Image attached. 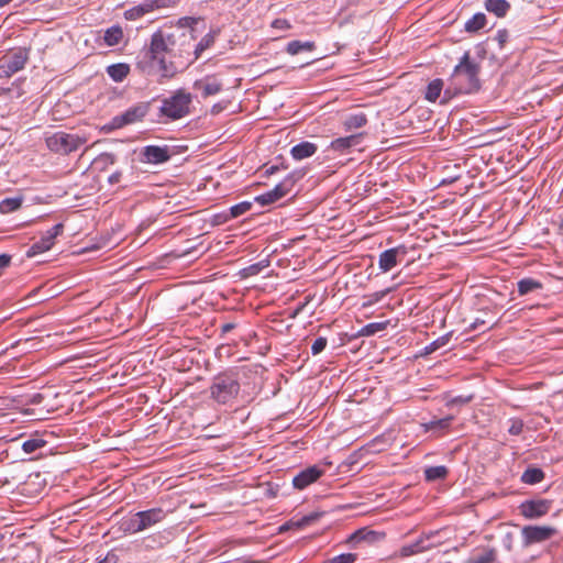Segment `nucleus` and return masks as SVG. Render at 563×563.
Returning <instances> with one entry per match:
<instances>
[{"label":"nucleus","instance_id":"nucleus-21","mask_svg":"<svg viewBox=\"0 0 563 563\" xmlns=\"http://www.w3.org/2000/svg\"><path fill=\"white\" fill-rule=\"evenodd\" d=\"M214 40L216 34L213 32H209L208 34H206L200 40V42L195 46L194 51H191V55L194 56H190V59L189 62H186V65H189L197 60L206 49L210 48L214 44Z\"/></svg>","mask_w":563,"mask_h":563},{"label":"nucleus","instance_id":"nucleus-60","mask_svg":"<svg viewBox=\"0 0 563 563\" xmlns=\"http://www.w3.org/2000/svg\"><path fill=\"white\" fill-rule=\"evenodd\" d=\"M2 540H3V536H2V534H0V541H2Z\"/></svg>","mask_w":563,"mask_h":563},{"label":"nucleus","instance_id":"nucleus-35","mask_svg":"<svg viewBox=\"0 0 563 563\" xmlns=\"http://www.w3.org/2000/svg\"><path fill=\"white\" fill-rule=\"evenodd\" d=\"M486 25V15L484 13L474 14L466 23L467 32H477Z\"/></svg>","mask_w":563,"mask_h":563},{"label":"nucleus","instance_id":"nucleus-22","mask_svg":"<svg viewBox=\"0 0 563 563\" xmlns=\"http://www.w3.org/2000/svg\"><path fill=\"white\" fill-rule=\"evenodd\" d=\"M321 517V514L319 512H311L309 515L303 516L299 520H290L286 522L285 525L280 526L279 531L284 532L286 530L296 528L301 529L303 527L310 526L311 523L316 522Z\"/></svg>","mask_w":563,"mask_h":563},{"label":"nucleus","instance_id":"nucleus-25","mask_svg":"<svg viewBox=\"0 0 563 563\" xmlns=\"http://www.w3.org/2000/svg\"><path fill=\"white\" fill-rule=\"evenodd\" d=\"M485 8L488 12L494 13L498 18H503L510 9V3L506 0H486Z\"/></svg>","mask_w":563,"mask_h":563},{"label":"nucleus","instance_id":"nucleus-28","mask_svg":"<svg viewBox=\"0 0 563 563\" xmlns=\"http://www.w3.org/2000/svg\"><path fill=\"white\" fill-rule=\"evenodd\" d=\"M443 86H444V82L442 79H440V78L433 79L427 86L424 98L430 102L437 101V99L441 96Z\"/></svg>","mask_w":563,"mask_h":563},{"label":"nucleus","instance_id":"nucleus-30","mask_svg":"<svg viewBox=\"0 0 563 563\" xmlns=\"http://www.w3.org/2000/svg\"><path fill=\"white\" fill-rule=\"evenodd\" d=\"M448 474H449V470L444 465L430 466L424 470V478L427 482L445 479Z\"/></svg>","mask_w":563,"mask_h":563},{"label":"nucleus","instance_id":"nucleus-4","mask_svg":"<svg viewBox=\"0 0 563 563\" xmlns=\"http://www.w3.org/2000/svg\"><path fill=\"white\" fill-rule=\"evenodd\" d=\"M86 142V136L64 131L52 133L45 137L47 148L59 155H68L77 151Z\"/></svg>","mask_w":563,"mask_h":563},{"label":"nucleus","instance_id":"nucleus-29","mask_svg":"<svg viewBox=\"0 0 563 563\" xmlns=\"http://www.w3.org/2000/svg\"><path fill=\"white\" fill-rule=\"evenodd\" d=\"M544 472L539 467H528L521 475V482L529 485H534L542 482Z\"/></svg>","mask_w":563,"mask_h":563},{"label":"nucleus","instance_id":"nucleus-10","mask_svg":"<svg viewBox=\"0 0 563 563\" xmlns=\"http://www.w3.org/2000/svg\"><path fill=\"white\" fill-rule=\"evenodd\" d=\"M551 500L530 499L519 505V511L526 519H538L545 516L551 509Z\"/></svg>","mask_w":563,"mask_h":563},{"label":"nucleus","instance_id":"nucleus-37","mask_svg":"<svg viewBox=\"0 0 563 563\" xmlns=\"http://www.w3.org/2000/svg\"><path fill=\"white\" fill-rule=\"evenodd\" d=\"M45 445H46L45 440H43L42 438H38V437H34V438L27 439L26 441H24L22 443V450L26 454H31V453H34L36 450L42 449Z\"/></svg>","mask_w":563,"mask_h":563},{"label":"nucleus","instance_id":"nucleus-49","mask_svg":"<svg viewBox=\"0 0 563 563\" xmlns=\"http://www.w3.org/2000/svg\"><path fill=\"white\" fill-rule=\"evenodd\" d=\"M472 399H473L472 395H470V396H457V397H454L451 400V404H453V405H465V404H468Z\"/></svg>","mask_w":563,"mask_h":563},{"label":"nucleus","instance_id":"nucleus-45","mask_svg":"<svg viewBox=\"0 0 563 563\" xmlns=\"http://www.w3.org/2000/svg\"><path fill=\"white\" fill-rule=\"evenodd\" d=\"M327 343H328V341L325 338H323V336L317 338L311 345L312 355L320 354L325 349Z\"/></svg>","mask_w":563,"mask_h":563},{"label":"nucleus","instance_id":"nucleus-9","mask_svg":"<svg viewBox=\"0 0 563 563\" xmlns=\"http://www.w3.org/2000/svg\"><path fill=\"white\" fill-rule=\"evenodd\" d=\"M150 103L140 102L133 107H130L122 114L117 115L112 119L113 128H122L128 124L140 122L148 113Z\"/></svg>","mask_w":563,"mask_h":563},{"label":"nucleus","instance_id":"nucleus-57","mask_svg":"<svg viewBox=\"0 0 563 563\" xmlns=\"http://www.w3.org/2000/svg\"><path fill=\"white\" fill-rule=\"evenodd\" d=\"M12 0H0V8L9 4Z\"/></svg>","mask_w":563,"mask_h":563},{"label":"nucleus","instance_id":"nucleus-55","mask_svg":"<svg viewBox=\"0 0 563 563\" xmlns=\"http://www.w3.org/2000/svg\"><path fill=\"white\" fill-rule=\"evenodd\" d=\"M278 170L277 166H272L269 169L266 170L267 174H274Z\"/></svg>","mask_w":563,"mask_h":563},{"label":"nucleus","instance_id":"nucleus-52","mask_svg":"<svg viewBox=\"0 0 563 563\" xmlns=\"http://www.w3.org/2000/svg\"><path fill=\"white\" fill-rule=\"evenodd\" d=\"M11 263V256L8 254L0 255V271L7 268Z\"/></svg>","mask_w":563,"mask_h":563},{"label":"nucleus","instance_id":"nucleus-18","mask_svg":"<svg viewBox=\"0 0 563 563\" xmlns=\"http://www.w3.org/2000/svg\"><path fill=\"white\" fill-rule=\"evenodd\" d=\"M318 151V146L314 143L303 141L291 147L290 154L294 159L301 161L311 157Z\"/></svg>","mask_w":563,"mask_h":563},{"label":"nucleus","instance_id":"nucleus-40","mask_svg":"<svg viewBox=\"0 0 563 563\" xmlns=\"http://www.w3.org/2000/svg\"><path fill=\"white\" fill-rule=\"evenodd\" d=\"M253 203L251 201H242L230 208L231 218H238L251 210Z\"/></svg>","mask_w":563,"mask_h":563},{"label":"nucleus","instance_id":"nucleus-2","mask_svg":"<svg viewBox=\"0 0 563 563\" xmlns=\"http://www.w3.org/2000/svg\"><path fill=\"white\" fill-rule=\"evenodd\" d=\"M481 64L471 57L470 52H465L448 80L441 103L448 102L457 95L477 92L481 89Z\"/></svg>","mask_w":563,"mask_h":563},{"label":"nucleus","instance_id":"nucleus-12","mask_svg":"<svg viewBox=\"0 0 563 563\" xmlns=\"http://www.w3.org/2000/svg\"><path fill=\"white\" fill-rule=\"evenodd\" d=\"M64 229L63 223H57L54 227H52L49 230H47L42 238L34 242L30 250L27 251V256H34L36 254L46 252L52 249V246L55 244V239L62 234Z\"/></svg>","mask_w":563,"mask_h":563},{"label":"nucleus","instance_id":"nucleus-5","mask_svg":"<svg viewBox=\"0 0 563 563\" xmlns=\"http://www.w3.org/2000/svg\"><path fill=\"white\" fill-rule=\"evenodd\" d=\"M191 95L183 89L177 90L173 96L162 102L161 113L172 120H178L189 113Z\"/></svg>","mask_w":563,"mask_h":563},{"label":"nucleus","instance_id":"nucleus-1","mask_svg":"<svg viewBox=\"0 0 563 563\" xmlns=\"http://www.w3.org/2000/svg\"><path fill=\"white\" fill-rule=\"evenodd\" d=\"M194 40L191 33L175 34L158 30L152 34L148 46L137 56L136 68L151 76L157 64L162 78H172L178 66H185L189 62Z\"/></svg>","mask_w":563,"mask_h":563},{"label":"nucleus","instance_id":"nucleus-17","mask_svg":"<svg viewBox=\"0 0 563 563\" xmlns=\"http://www.w3.org/2000/svg\"><path fill=\"white\" fill-rule=\"evenodd\" d=\"M429 549V545H426V539L419 538L415 542L402 545L398 551L394 552L390 558H409L411 555L419 554Z\"/></svg>","mask_w":563,"mask_h":563},{"label":"nucleus","instance_id":"nucleus-34","mask_svg":"<svg viewBox=\"0 0 563 563\" xmlns=\"http://www.w3.org/2000/svg\"><path fill=\"white\" fill-rule=\"evenodd\" d=\"M139 520H140L139 516H136V514H134L130 518H126V519L122 520L121 529L125 533H131V534L141 532V531H143V529H142V527H140V521Z\"/></svg>","mask_w":563,"mask_h":563},{"label":"nucleus","instance_id":"nucleus-20","mask_svg":"<svg viewBox=\"0 0 563 563\" xmlns=\"http://www.w3.org/2000/svg\"><path fill=\"white\" fill-rule=\"evenodd\" d=\"M195 88L201 90V96L203 98H208L210 96H214L222 90V84L217 79L199 80L195 82Z\"/></svg>","mask_w":563,"mask_h":563},{"label":"nucleus","instance_id":"nucleus-7","mask_svg":"<svg viewBox=\"0 0 563 563\" xmlns=\"http://www.w3.org/2000/svg\"><path fill=\"white\" fill-rule=\"evenodd\" d=\"M303 176L300 172H294L285 177L279 184H277L272 190L266 191L260 196H256L254 200L261 206H268L275 203L282 198L290 194L295 187V184Z\"/></svg>","mask_w":563,"mask_h":563},{"label":"nucleus","instance_id":"nucleus-26","mask_svg":"<svg viewBox=\"0 0 563 563\" xmlns=\"http://www.w3.org/2000/svg\"><path fill=\"white\" fill-rule=\"evenodd\" d=\"M366 124H367V117L363 112L351 113L343 121V126L346 131L360 129Z\"/></svg>","mask_w":563,"mask_h":563},{"label":"nucleus","instance_id":"nucleus-56","mask_svg":"<svg viewBox=\"0 0 563 563\" xmlns=\"http://www.w3.org/2000/svg\"><path fill=\"white\" fill-rule=\"evenodd\" d=\"M249 269H251L252 273L255 274V273H257L260 271V267H258V265H252V266H250Z\"/></svg>","mask_w":563,"mask_h":563},{"label":"nucleus","instance_id":"nucleus-11","mask_svg":"<svg viewBox=\"0 0 563 563\" xmlns=\"http://www.w3.org/2000/svg\"><path fill=\"white\" fill-rule=\"evenodd\" d=\"M174 152L168 145H146L142 148L141 161L146 164L158 165L170 159Z\"/></svg>","mask_w":563,"mask_h":563},{"label":"nucleus","instance_id":"nucleus-36","mask_svg":"<svg viewBox=\"0 0 563 563\" xmlns=\"http://www.w3.org/2000/svg\"><path fill=\"white\" fill-rule=\"evenodd\" d=\"M388 323H389L388 321L368 323V324L364 325L358 331V335L360 336H371V335H374L377 332L384 331L387 328Z\"/></svg>","mask_w":563,"mask_h":563},{"label":"nucleus","instance_id":"nucleus-16","mask_svg":"<svg viewBox=\"0 0 563 563\" xmlns=\"http://www.w3.org/2000/svg\"><path fill=\"white\" fill-rule=\"evenodd\" d=\"M136 516H139L140 519V527L145 530L161 522L165 518V512L162 508H152L139 511L136 512Z\"/></svg>","mask_w":563,"mask_h":563},{"label":"nucleus","instance_id":"nucleus-58","mask_svg":"<svg viewBox=\"0 0 563 563\" xmlns=\"http://www.w3.org/2000/svg\"><path fill=\"white\" fill-rule=\"evenodd\" d=\"M560 229L563 231V216L561 217Z\"/></svg>","mask_w":563,"mask_h":563},{"label":"nucleus","instance_id":"nucleus-13","mask_svg":"<svg viewBox=\"0 0 563 563\" xmlns=\"http://www.w3.org/2000/svg\"><path fill=\"white\" fill-rule=\"evenodd\" d=\"M168 7L167 0H144L139 5L132 7L124 12V18L129 21H135L145 14L158 9Z\"/></svg>","mask_w":563,"mask_h":563},{"label":"nucleus","instance_id":"nucleus-32","mask_svg":"<svg viewBox=\"0 0 563 563\" xmlns=\"http://www.w3.org/2000/svg\"><path fill=\"white\" fill-rule=\"evenodd\" d=\"M542 284L533 278H522L518 282V292L520 296L528 295L534 290L542 289Z\"/></svg>","mask_w":563,"mask_h":563},{"label":"nucleus","instance_id":"nucleus-14","mask_svg":"<svg viewBox=\"0 0 563 563\" xmlns=\"http://www.w3.org/2000/svg\"><path fill=\"white\" fill-rule=\"evenodd\" d=\"M324 474V468L312 465L309 466L302 471H300L294 478H292V486L298 489L302 490L307 488L312 483H316L322 475Z\"/></svg>","mask_w":563,"mask_h":563},{"label":"nucleus","instance_id":"nucleus-44","mask_svg":"<svg viewBox=\"0 0 563 563\" xmlns=\"http://www.w3.org/2000/svg\"><path fill=\"white\" fill-rule=\"evenodd\" d=\"M357 555L354 553H343L331 559L330 563H354Z\"/></svg>","mask_w":563,"mask_h":563},{"label":"nucleus","instance_id":"nucleus-3","mask_svg":"<svg viewBox=\"0 0 563 563\" xmlns=\"http://www.w3.org/2000/svg\"><path fill=\"white\" fill-rule=\"evenodd\" d=\"M241 384L235 371L217 374L209 386L210 398L219 405H230L239 396Z\"/></svg>","mask_w":563,"mask_h":563},{"label":"nucleus","instance_id":"nucleus-46","mask_svg":"<svg viewBox=\"0 0 563 563\" xmlns=\"http://www.w3.org/2000/svg\"><path fill=\"white\" fill-rule=\"evenodd\" d=\"M509 38V32L505 29L498 30L495 35V41H497L499 48H503Z\"/></svg>","mask_w":563,"mask_h":563},{"label":"nucleus","instance_id":"nucleus-48","mask_svg":"<svg viewBox=\"0 0 563 563\" xmlns=\"http://www.w3.org/2000/svg\"><path fill=\"white\" fill-rule=\"evenodd\" d=\"M515 537L514 533L508 532L503 538V545L507 551H511L514 548Z\"/></svg>","mask_w":563,"mask_h":563},{"label":"nucleus","instance_id":"nucleus-24","mask_svg":"<svg viewBox=\"0 0 563 563\" xmlns=\"http://www.w3.org/2000/svg\"><path fill=\"white\" fill-rule=\"evenodd\" d=\"M124 37L123 30L120 25L115 24L108 27L103 34V41L107 46L119 45Z\"/></svg>","mask_w":563,"mask_h":563},{"label":"nucleus","instance_id":"nucleus-53","mask_svg":"<svg viewBox=\"0 0 563 563\" xmlns=\"http://www.w3.org/2000/svg\"><path fill=\"white\" fill-rule=\"evenodd\" d=\"M179 22L181 23V25H189L190 23H195L196 19L195 18H183V19H180Z\"/></svg>","mask_w":563,"mask_h":563},{"label":"nucleus","instance_id":"nucleus-41","mask_svg":"<svg viewBox=\"0 0 563 563\" xmlns=\"http://www.w3.org/2000/svg\"><path fill=\"white\" fill-rule=\"evenodd\" d=\"M97 165H100L102 169L109 165H113L117 162V156L113 153H101L96 159Z\"/></svg>","mask_w":563,"mask_h":563},{"label":"nucleus","instance_id":"nucleus-19","mask_svg":"<svg viewBox=\"0 0 563 563\" xmlns=\"http://www.w3.org/2000/svg\"><path fill=\"white\" fill-rule=\"evenodd\" d=\"M360 142H361V134H353V135H349V136H344V137H338L331 142L330 148L343 154L351 147L358 145Z\"/></svg>","mask_w":563,"mask_h":563},{"label":"nucleus","instance_id":"nucleus-31","mask_svg":"<svg viewBox=\"0 0 563 563\" xmlns=\"http://www.w3.org/2000/svg\"><path fill=\"white\" fill-rule=\"evenodd\" d=\"M316 45L313 42H301V41H291L286 46V52L289 55H297L303 51L306 52H312L314 49Z\"/></svg>","mask_w":563,"mask_h":563},{"label":"nucleus","instance_id":"nucleus-51","mask_svg":"<svg viewBox=\"0 0 563 563\" xmlns=\"http://www.w3.org/2000/svg\"><path fill=\"white\" fill-rule=\"evenodd\" d=\"M121 178H122V172L117 170V172L112 173V174L109 176V178H108V183H109L110 185H115V184H118V183H120V181H121Z\"/></svg>","mask_w":563,"mask_h":563},{"label":"nucleus","instance_id":"nucleus-50","mask_svg":"<svg viewBox=\"0 0 563 563\" xmlns=\"http://www.w3.org/2000/svg\"><path fill=\"white\" fill-rule=\"evenodd\" d=\"M236 328L235 322H225L220 327L221 335H224Z\"/></svg>","mask_w":563,"mask_h":563},{"label":"nucleus","instance_id":"nucleus-39","mask_svg":"<svg viewBox=\"0 0 563 563\" xmlns=\"http://www.w3.org/2000/svg\"><path fill=\"white\" fill-rule=\"evenodd\" d=\"M389 291H390V289H384V290H379V291L366 295L364 297L365 301L363 302L362 307L368 308V307L373 306L374 303L380 301Z\"/></svg>","mask_w":563,"mask_h":563},{"label":"nucleus","instance_id":"nucleus-43","mask_svg":"<svg viewBox=\"0 0 563 563\" xmlns=\"http://www.w3.org/2000/svg\"><path fill=\"white\" fill-rule=\"evenodd\" d=\"M451 333H446L440 338H438L437 340H434L433 342H431L427 347V352L428 353H431V352H434L435 350L446 345L451 339Z\"/></svg>","mask_w":563,"mask_h":563},{"label":"nucleus","instance_id":"nucleus-47","mask_svg":"<svg viewBox=\"0 0 563 563\" xmlns=\"http://www.w3.org/2000/svg\"><path fill=\"white\" fill-rule=\"evenodd\" d=\"M271 25L273 29L282 30V31L289 30L291 27V24L287 19H280V18L275 19Z\"/></svg>","mask_w":563,"mask_h":563},{"label":"nucleus","instance_id":"nucleus-6","mask_svg":"<svg viewBox=\"0 0 563 563\" xmlns=\"http://www.w3.org/2000/svg\"><path fill=\"white\" fill-rule=\"evenodd\" d=\"M30 59V49L18 47L0 58V78H10L24 69Z\"/></svg>","mask_w":563,"mask_h":563},{"label":"nucleus","instance_id":"nucleus-42","mask_svg":"<svg viewBox=\"0 0 563 563\" xmlns=\"http://www.w3.org/2000/svg\"><path fill=\"white\" fill-rule=\"evenodd\" d=\"M508 433L511 435H519L523 431L525 423L519 418H510L508 420Z\"/></svg>","mask_w":563,"mask_h":563},{"label":"nucleus","instance_id":"nucleus-38","mask_svg":"<svg viewBox=\"0 0 563 563\" xmlns=\"http://www.w3.org/2000/svg\"><path fill=\"white\" fill-rule=\"evenodd\" d=\"M453 420V417L449 416L442 419L432 420L424 424V428L427 431L432 430H444L448 429L451 426V422Z\"/></svg>","mask_w":563,"mask_h":563},{"label":"nucleus","instance_id":"nucleus-59","mask_svg":"<svg viewBox=\"0 0 563 563\" xmlns=\"http://www.w3.org/2000/svg\"><path fill=\"white\" fill-rule=\"evenodd\" d=\"M373 534H374V532H368V533L366 534V537H371V536H373Z\"/></svg>","mask_w":563,"mask_h":563},{"label":"nucleus","instance_id":"nucleus-23","mask_svg":"<svg viewBox=\"0 0 563 563\" xmlns=\"http://www.w3.org/2000/svg\"><path fill=\"white\" fill-rule=\"evenodd\" d=\"M107 74L113 81L121 82L130 74V65L125 63L112 64L107 67Z\"/></svg>","mask_w":563,"mask_h":563},{"label":"nucleus","instance_id":"nucleus-27","mask_svg":"<svg viewBox=\"0 0 563 563\" xmlns=\"http://www.w3.org/2000/svg\"><path fill=\"white\" fill-rule=\"evenodd\" d=\"M497 558V552L494 548H486L478 553L472 554L465 563H493Z\"/></svg>","mask_w":563,"mask_h":563},{"label":"nucleus","instance_id":"nucleus-15","mask_svg":"<svg viewBox=\"0 0 563 563\" xmlns=\"http://www.w3.org/2000/svg\"><path fill=\"white\" fill-rule=\"evenodd\" d=\"M407 250L405 246H397L380 253L378 266L384 273L391 271L398 264V256H405Z\"/></svg>","mask_w":563,"mask_h":563},{"label":"nucleus","instance_id":"nucleus-33","mask_svg":"<svg viewBox=\"0 0 563 563\" xmlns=\"http://www.w3.org/2000/svg\"><path fill=\"white\" fill-rule=\"evenodd\" d=\"M23 199L21 197L5 198L0 201V213H10L21 208Z\"/></svg>","mask_w":563,"mask_h":563},{"label":"nucleus","instance_id":"nucleus-54","mask_svg":"<svg viewBox=\"0 0 563 563\" xmlns=\"http://www.w3.org/2000/svg\"><path fill=\"white\" fill-rule=\"evenodd\" d=\"M479 323H481V324H483V323H484V321H479V320L477 319V320H476V321L471 325V329H472V330H476Z\"/></svg>","mask_w":563,"mask_h":563},{"label":"nucleus","instance_id":"nucleus-8","mask_svg":"<svg viewBox=\"0 0 563 563\" xmlns=\"http://www.w3.org/2000/svg\"><path fill=\"white\" fill-rule=\"evenodd\" d=\"M556 534V529L549 526H525L521 529L523 547L541 543Z\"/></svg>","mask_w":563,"mask_h":563}]
</instances>
